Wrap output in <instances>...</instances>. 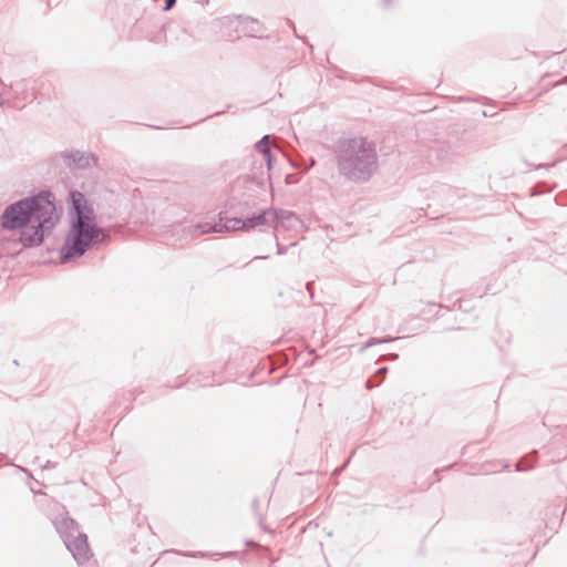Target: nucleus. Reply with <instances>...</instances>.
<instances>
[{"mask_svg": "<svg viewBox=\"0 0 567 567\" xmlns=\"http://www.w3.org/2000/svg\"><path fill=\"white\" fill-rule=\"evenodd\" d=\"M59 217L51 195H40L8 207L2 215V226L19 229L21 243L33 246L42 241L44 234L54 227Z\"/></svg>", "mask_w": 567, "mask_h": 567, "instance_id": "1", "label": "nucleus"}, {"mask_svg": "<svg viewBox=\"0 0 567 567\" xmlns=\"http://www.w3.org/2000/svg\"><path fill=\"white\" fill-rule=\"evenodd\" d=\"M71 204L72 207L69 212L71 227L62 247L65 258L83 255L90 246L103 238V233L96 225L94 210L83 194L72 192Z\"/></svg>", "mask_w": 567, "mask_h": 567, "instance_id": "2", "label": "nucleus"}, {"mask_svg": "<svg viewBox=\"0 0 567 567\" xmlns=\"http://www.w3.org/2000/svg\"><path fill=\"white\" fill-rule=\"evenodd\" d=\"M340 168L349 177L364 178L375 164V154L362 138H354L341 146Z\"/></svg>", "mask_w": 567, "mask_h": 567, "instance_id": "3", "label": "nucleus"}, {"mask_svg": "<svg viewBox=\"0 0 567 567\" xmlns=\"http://www.w3.org/2000/svg\"><path fill=\"white\" fill-rule=\"evenodd\" d=\"M70 550L76 560L83 561L90 557V547L85 535H79L68 543Z\"/></svg>", "mask_w": 567, "mask_h": 567, "instance_id": "4", "label": "nucleus"}, {"mask_svg": "<svg viewBox=\"0 0 567 567\" xmlns=\"http://www.w3.org/2000/svg\"><path fill=\"white\" fill-rule=\"evenodd\" d=\"M264 223H265V215L261 214L257 217L248 219L247 221L237 219V218L229 219L226 221L225 228L227 230H240V229H246V228H252L257 225H262Z\"/></svg>", "mask_w": 567, "mask_h": 567, "instance_id": "5", "label": "nucleus"}, {"mask_svg": "<svg viewBox=\"0 0 567 567\" xmlns=\"http://www.w3.org/2000/svg\"><path fill=\"white\" fill-rule=\"evenodd\" d=\"M256 148L261 153L267 161L268 168L271 167V144L269 136H264L256 145Z\"/></svg>", "mask_w": 567, "mask_h": 567, "instance_id": "6", "label": "nucleus"}, {"mask_svg": "<svg viewBox=\"0 0 567 567\" xmlns=\"http://www.w3.org/2000/svg\"><path fill=\"white\" fill-rule=\"evenodd\" d=\"M176 0H166L165 10H169L174 4Z\"/></svg>", "mask_w": 567, "mask_h": 567, "instance_id": "7", "label": "nucleus"}]
</instances>
